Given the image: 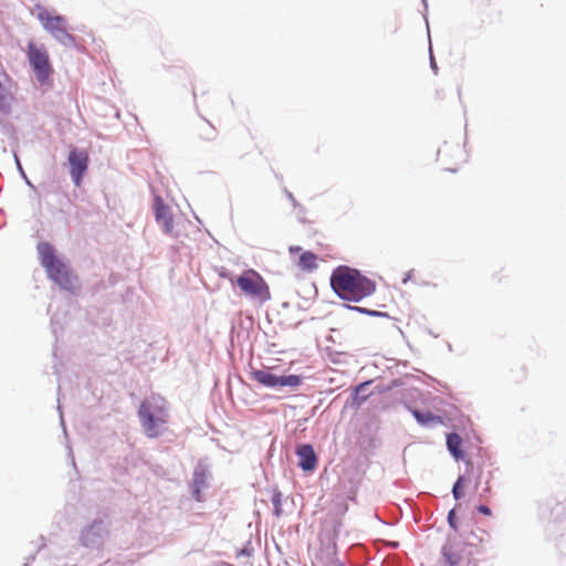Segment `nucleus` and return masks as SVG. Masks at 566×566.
I'll list each match as a JSON object with an SVG mask.
<instances>
[{
    "instance_id": "ddd939ff",
    "label": "nucleus",
    "mask_w": 566,
    "mask_h": 566,
    "mask_svg": "<svg viewBox=\"0 0 566 566\" xmlns=\"http://www.w3.org/2000/svg\"><path fill=\"white\" fill-rule=\"evenodd\" d=\"M316 261L317 256L313 252L305 251L300 255L297 264L302 270L311 272L317 268Z\"/></svg>"
},
{
    "instance_id": "423d86ee",
    "label": "nucleus",
    "mask_w": 566,
    "mask_h": 566,
    "mask_svg": "<svg viewBox=\"0 0 566 566\" xmlns=\"http://www.w3.org/2000/svg\"><path fill=\"white\" fill-rule=\"evenodd\" d=\"M36 18L41 22L42 27L59 42L64 45H71L74 43V36L67 32V22L64 17L52 14L45 8H39Z\"/></svg>"
},
{
    "instance_id": "1a4fd4ad",
    "label": "nucleus",
    "mask_w": 566,
    "mask_h": 566,
    "mask_svg": "<svg viewBox=\"0 0 566 566\" xmlns=\"http://www.w3.org/2000/svg\"><path fill=\"white\" fill-rule=\"evenodd\" d=\"M154 213L158 224L166 234H174V216L170 208L165 203L161 197L154 199Z\"/></svg>"
},
{
    "instance_id": "9d476101",
    "label": "nucleus",
    "mask_w": 566,
    "mask_h": 566,
    "mask_svg": "<svg viewBox=\"0 0 566 566\" xmlns=\"http://www.w3.org/2000/svg\"><path fill=\"white\" fill-rule=\"evenodd\" d=\"M107 534L103 522H94L82 533V542L85 546H99L103 543V537Z\"/></svg>"
},
{
    "instance_id": "f03ea898",
    "label": "nucleus",
    "mask_w": 566,
    "mask_h": 566,
    "mask_svg": "<svg viewBox=\"0 0 566 566\" xmlns=\"http://www.w3.org/2000/svg\"><path fill=\"white\" fill-rule=\"evenodd\" d=\"M36 250L40 263L44 268L48 277L61 289L74 291L77 286V276L56 254L55 248L49 242H40Z\"/></svg>"
},
{
    "instance_id": "20e7f679",
    "label": "nucleus",
    "mask_w": 566,
    "mask_h": 566,
    "mask_svg": "<svg viewBox=\"0 0 566 566\" xmlns=\"http://www.w3.org/2000/svg\"><path fill=\"white\" fill-rule=\"evenodd\" d=\"M235 284L245 296L252 300L264 303L271 298V292L268 283L261 274L253 269L243 271L235 279Z\"/></svg>"
},
{
    "instance_id": "f3484780",
    "label": "nucleus",
    "mask_w": 566,
    "mask_h": 566,
    "mask_svg": "<svg viewBox=\"0 0 566 566\" xmlns=\"http://www.w3.org/2000/svg\"><path fill=\"white\" fill-rule=\"evenodd\" d=\"M465 484V478L459 476L457 482L453 485L452 493L454 499L459 500L464 495L463 488Z\"/></svg>"
},
{
    "instance_id": "4468645a",
    "label": "nucleus",
    "mask_w": 566,
    "mask_h": 566,
    "mask_svg": "<svg viewBox=\"0 0 566 566\" xmlns=\"http://www.w3.org/2000/svg\"><path fill=\"white\" fill-rule=\"evenodd\" d=\"M462 439L458 433H450L447 437V446L449 451L454 455L455 459L463 457L461 450Z\"/></svg>"
},
{
    "instance_id": "dca6fc26",
    "label": "nucleus",
    "mask_w": 566,
    "mask_h": 566,
    "mask_svg": "<svg viewBox=\"0 0 566 566\" xmlns=\"http://www.w3.org/2000/svg\"><path fill=\"white\" fill-rule=\"evenodd\" d=\"M416 419L420 422V423H429L431 421H437V422H441L440 418L439 417H436L433 416L432 413L430 412H427V413H421L419 411H415L413 412Z\"/></svg>"
},
{
    "instance_id": "f8f14e48",
    "label": "nucleus",
    "mask_w": 566,
    "mask_h": 566,
    "mask_svg": "<svg viewBox=\"0 0 566 566\" xmlns=\"http://www.w3.org/2000/svg\"><path fill=\"white\" fill-rule=\"evenodd\" d=\"M192 137L198 142H211L216 138V128L206 119H200L192 127Z\"/></svg>"
},
{
    "instance_id": "b1692460",
    "label": "nucleus",
    "mask_w": 566,
    "mask_h": 566,
    "mask_svg": "<svg viewBox=\"0 0 566 566\" xmlns=\"http://www.w3.org/2000/svg\"><path fill=\"white\" fill-rule=\"evenodd\" d=\"M334 566H344L342 563H335Z\"/></svg>"
},
{
    "instance_id": "39448f33",
    "label": "nucleus",
    "mask_w": 566,
    "mask_h": 566,
    "mask_svg": "<svg viewBox=\"0 0 566 566\" xmlns=\"http://www.w3.org/2000/svg\"><path fill=\"white\" fill-rule=\"evenodd\" d=\"M25 53L36 80L40 83L46 82L54 72L48 50L44 45L30 41Z\"/></svg>"
},
{
    "instance_id": "5701e85b",
    "label": "nucleus",
    "mask_w": 566,
    "mask_h": 566,
    "mask_svg": "<svg viewBox=\"0 0 566 566\" xmlns=\"http://www.w3.org/2000/svg\"><path fill=\"white\" fill-rule=\"evenodd\" d=\"M471 535H472V537H473L474 539H478L479 544H483V542H484V538H483V537H479V536H478L476 534H474V533H472Z\"/></svg>"
},
{
    "instance_id": "2eb2a0df",
    "label": "nucleus",
    "mask_w": 566,
    "mask_h": 566,
    "mask_svg": "<svg viewBox=\"0 0 566 566\" xmlns=\"http://www.w3.org/2000/svg\"><path fill=\"white\" fill-rule=\"evenodd\" d=\"M443 556L451 566H458L461 564L462 557L453 545H446L443 547Z\"/></svg>"
},
{
    "instance_id": "aec40b11",
    "label": "nucleus",
    "mask_w": 566,
    "mask_h": 566,
    "mask_svg": "<svg viewBox=\"0 0 566 566\" xmlns=\"http://www.w3.org/2000/svg\"><path fill=\"white\" fill-rule=\"evenodd\" d=\"M478 511L481 513V514H484L486 516H490L492 514L491 510L489 506L484 505V504H481L478 506Z\"/></svg>"
},
{
    "instance_id": "9b49d317",
    "label": "nucleus",
    "mask_w": 566,
    "mask_h": 566,
    "mask_svg": "<svg viewBox=\"0 0 566 566\" xmlns=\"http://www.w3.org/2000/svg\"><path fill=\"white\" fill-rule=\"evenodd\" d=\"M296 454L298 455V465L304 471H314L317 467V457L314 448L311 444H302L297 448Z\"/></svg>"
},
{
    "instance_id": "6ab92c4d",
    "label": "nucleus",
    "mask_w": 566,
    "mask_h": 566,
    "mask_svg": "<svg viewBox=\"0 0 566 566\" xmlns=\"http://www.w3.org/2000/svg\"><path fill=\"white\" fill-rule=\"evenodd\" d=\"M492 496V489L490 485V482L486 481L485 486L483 488L482 492L480 493V497L484 501H489Z\"/></svg>"
},
{
    "instance_id": "0eeeda50",
    "label": "nucleus",
    "mask_w": 566,
    "mask_h": 566,
    "mask_svg": "<svg viewBox=\"0 0 566 566\" xmlns=\"http://www.w3.org/2000/svg\"><path fill=\"white\" fill-rule=\"evenodd\" d=\"M251 378L264 387L296 388L302 384V378L297 375L276 376L270 369L252 370Z\"/></svg>"
},
{
    "instance_id": "a211bd4d",
    "label": "nucleus",
    "mask_w": 566,
    "mask_h": 566,
    "mask_svg": "<svg viewBox=\"0 0 566 566\" xmlns=\"http://www.w3.org/2000/svg\"><path fill=\"white\" fill-rule=\"evenodd\" d=\"M272 503L274 506V512L279 516L281 514V493L277 492L272 496Z\"/></svg>"
},
{
    "instance_id": "412c9836",
    "label": "nucleus",
    "mask_w": 566,
    "mask_h": 566,
    "mask_svg": "<svg viewBox=\"0 0 566 566\" xmlns=\"http://www.w3.org/2000/svg\"><path fill=\"white\" fill-rule=\"evenodd\" d=\"M448 521H449V524L451 527L455 528V524H454V511H450L449 514H448Z\"/></svg>"
},
{
    "instance_id": "4be33fe9",
    "label": "nucleus",
    "mask_w": 566,
    "mask_h": 566,
    "mask_svg": "<svg viewBox=\"0 0 566 566\" xmlns=\"http://www.w3.org/2000/svg\"><path fill=\"white\" fill-rule=\"evenodd\" d=\"M302 250L301 247H290V253H296V252H300Z\"/></svg>"
},
{
    "instance_id": "f257e3e1",
    "label": "nucleus",
    "mask_w": 566,
    "mask_h": 566,
    "mask_svg": "<svg viewBox=\"0 0 566 566\" xmlns=\"http://www.w3.org/2000/svg\"><path fill=\"white\" fill-rule=\"evenodd\" d=\"M333 291L345 301L359 302L376 291V283L358 270L339 265L331 275Z\"/></svg>"
},
{
    "instance_id": "7ed1b4c3",
    "label": "nucleus",
    "mask_w": 566,
    "mask_h": 566,
    "mask_svg": "<svg viewBox=\"0 0 566 566\" xmlns=\"http://www.w3.org/2000/svg\"><path fill=\"white\" fill-rule=\"evenodd\" d=\"M138 417L148 438L159 437L165 431L169 418L166 400L157 395L144 399Z\"/></svg>"
},
{
    "instance_id": "6e6552de",
    "label": "nucleus",
    "mask_w": 566,
    "mask_h": 566,
    "mask_svg": "<svg viewBox=\"0 0 566 566\" xmlns=\"http://www.w3.org/2000/svg\"><path fill=\"white\" fill-rule=\"evenodd\" d=\"M67 161L70 165V175L75 186H81L84 175L87 171L90 157L84 149H71Z\"/></svg>"
}]
</instances>
